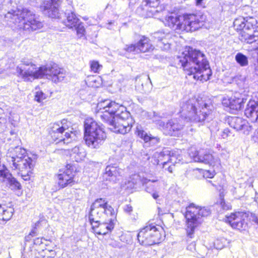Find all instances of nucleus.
<instances>
[{"mask_svg": "<svg viewBox=\"0 0 258 258\" xmlns=\"http://www.w3.org/2000/svg\"><path fill=\"white\" fill-rule=\"evenodd\" d=\"M213 111L214 106L210 100H205L202 98H191L181 103V118L171 119L166 123L160 120L157 122V125L165 134L176 136L184 126L181 119L184 118L187 121L205 124L213 119Z\"/></svg>", "mask_w": 258, "mask_h": 258, "instance_id": "obj_1", "label": "nucleus"}, {"mask_svg": "<svg viewBox=\"0 0 258 258\" xmlns=\"http://www.w3.org/2000/svg\"><path fill=\"white\" fill-rule=\"evenodd\" d=\"M17 76L25 82H32L33 80L45 77L52 82L57 83L63 80L66 76V72L59 68L55 63L37 67L31 59L23 58L16 68Z\"/></svg>", "mask_w": 258, "mask_h": 258, "instance_id": "obj_2", "label": "nucleus"}, {"mask_svg": "<svg viewBox=\"0 0 258 258\" xmlns=\"http://www.w3.org/2000/svg\"><path fill=\"white\" fill-rule=\"evenodd\" d=\"M115 212L105 198L95 200L91 206L89 219L94 232L105 235L110 232L114 226Z\"/></svg>", "mask_w": 258, "mask_h": 258, "instance_id": "obj_3", "label": "nucleus"}, {"mask_svg": "<svg viewBox=\"0 0 258 258\" xmlns=\"http://www.w3.org/2000/svg\"><path fill=\"white\" fill-rule=\"evenodd\" d=\"M178 59L187 75H193L195 80L207 81L212 74L205 54L199 50L186 48Z\"/></svg>", "mask_w": 258, "mask_h": 258, "instance_id": "obj_4", "label": "nucleus"}, {"mask_svg": "<svg viewBox=\"0 0 258 258\" xmlns=\"http://www.w3.org/2000/svg\"><path fill=\"white\" fill-rule=\"evenodd\" d=\"M8 21L14 24L19 29L35 31L41 28L42 23L33 12L28 9L12 11L5 15Z\"/></svg>", "mask_w": 258, "mask_h": 258, "instance_id": "obj_5", "label": "nucleus"}, {"mask_svg": "<svg viewBox=\"0 0 258 258\" xmlns=\"http://www.w3.org/2000/svg\"><path fill=\"white\" fill-rule=\"evenodd\" d=\"M164 23L175 30L192 32L204 25V19L202 16L194 14H185L180 16L170 15L166 17Z\"/></svg>", "mask_w": 258, "mask_h": 258, "instance_id": "obj_6", "label": "nucleus"}, {"mask_svg": "<svg viewBox=\"0 0 258 258\" xmlns=\"http://www.w3.org/2000/svg\"><path fill=\"white\" fill-rule=\"evenodd\" d=\"M255 20L252 18L236 19L233 22L235 29L240 31L239 39L242 42L253 44L252 49L258 54V28L255 27Z\"/></svg>", "mask_w": 258, "mask_h": 258, "instance_id": "obj_7", "label": "nucleus"}, {"mask_svg": "<svg viewBox=\"0 0 258 258\" xmlns=\"http://www.w3.org/2000/svg\"><path fill=\"white\" fill-rule=\"evenodd\" d=\"M106 134L102 126L92 118L84 121V140L86 144L91 149H98L106 139Z\"/></svg>", "mask_w": 258, "mask_h": 258, "instance_id": "obj_8", "label": "nucleus"}, {"mask_svg": "<svg viewBox=\"0 0 258 258\" xmlns=\"http://www.w3.org/2000/svg\"><path fill=\"white\" fill-rule=\"evenodd\" d=\"M186 209L185 217L186 219L187 236L189 238H192L195 229L202 223V218L208 216L211 212L208 209L196 206L193 203L190 204Z\"/></svg>", "mask_w": 258, "mask_h": 258, "instance_id": "obj_9", "label": "nucleus"}, {"mask_svg": "<svg viewBox=\"0 0 258 258\" xmlns=\"http://www.w3.org/2000/svg\"><path fill=\"white\" fill-rule=\"evenodd\" d=\"M96 110L98 113H101L100 116L104 122L114 115H119L123 118L128 115V112L124 106L110 100H104L99 102L97 105Z\"/></svg>", "mask_w": 258, "mask_h": 258, "instance_id": "obj_10", "label": "nucleus"}, {"mask_svg": "<svg viewBox=\"0 0 258 258\" xmlns=\"http://www.w3.org/2000/svg\"><path fill=\"white\" fill-rule=\"evenodd\" d=\"M163 229L159 226L149 224L142 228L138 234L139 243L145 246H150L160 242Z\"/></svg>", "mask_w": 258, "mask_h": 258, "instance_id": "obj_11", "label": "nucleus"}, {"mask_svg": "<svg viewBox=\"0 0 258 258\" xmlns=\"http://www.w3.org/2000/svg\"><path fill=\"white\" fill-rule=\"evenodd\" d=\"M69 123L67 120L63 119L60 122L55 123L51 128L50 134L52 139L56 143L68 144L72 141L73 133L69 130Z\"/></svg>", "mask_w": 258, "mask_h": 258, "instance_id": "obj_12", "label": "nucleus"}, {"mask_svg": "<svg viewBox=\"0 0 258 258\" xmlns=\"http://www.w3.org/2000/svg\"><path fill=\"white\" fill-rule=\"evenodd\" d=\"M17 159L15 162H12V168L14 170H19V173L24 180H29L32 173V170L35 162L28 156L21 159Z\"/></svg>", "mask_w": 258, "mask_h": 258, "instance_id": "obj_13", "label": "nucleus"}, {"mask_svg": "<svg viewBox=\"0 0 258 258\" xmlns=\"http://www.w3.org/2000/svg\"><path fill=\"white\" fill-rule=\"evenodd\" d=\"M130 116L128 112V115L126 117L123 118L119 115H114L111 118L105 122L109 125V128L112 132L121 134H125L129 132L131 128L129 123L126 121Z\"/></svg>", "mask_w": 258, "mask_h": 258, "instance_id": "obj_14", "label": "nucleus"}, {"mask_svg": "<svg viewBox=\"0 0 258 258\" xmlns=\"http://www.w3.org/2000/svg\"><path fill=\"white\" fill-rule=\"evenodd\" d=\"M247 215L245 213L237 212L226 216L225 221L229 223L232 228L239 230H244L247 227Z\"/></svg>", "mask_w": 258, "mask_h": 258, "instance_id": "obj_15", "label": "nucleus"}, {"mask_svg": "<svg viewBox=\"0 0 258 258\" xmlns=\"http://www.w3.org/2000/svg\"><path fill=\"white\" fill-rule=\"evenodd\" d=\"M74 171V168L70 164H68L64 169L59 170L57 177L58 184L60 187L63 188L69 185L72 186L74 184L75 172Z\"/></svg>", "mask_w": 258, "mask_h": 258, "instance_id": "obj_16", "label": "nucleus"}, {"mask_svg": "<svg viewBox=\"0 0 258 258\" xmlns=\"http://www.w3.org/2000/svg\"><path fill=\"white\" fill-rule=\"evenodd\" d=\"M190 157L193 159L195 162L203 163L206 164L215 165V164H220V160L215 159L212 154L206 153L205 154H200L198 151L194 148H191L188 152Z\"/></svg>", "mask_w": 258, "mask_h": 258, "instance_id": "obj_17", "label": "nucleus"}, {"mask_svg": "<svg viewBox=\"0 0 258 258\" xmlns=\"http://www.w3.org/2000/svg\"><path fill=\"white\" fill-rule=\"evenodd\" d=\"M0 182L12 190L20 189L21 187V184L12 176L8 169L0 170Z\"/></svg>", "mask_w": 258, "mask_h": 258, "instance_id": "obj_18", "label": "nucleus"}, {"mask_svg": "<svg viewBox=\"0 0 258 258\" xmlns=\"http://www.w3.org/2000/svg\"><path fill=\"white\" fill-rule=\"evenodd\" d=\"M59 0H44L41 5V9L49 17L55 18L59 17L58 3Z\"/></svg>", "mask_w": 258, "mask_h": 258, "instance_id": "obj_19", "label": "nucleus"}, {"mask_svg": "<svg viewBox=\"0 0 258 258\" xmlns=\"http://www.w3.org/2000/svg\"><path fill=\"white\" fill-rule=\"evenodd\" d=\"M230 126L237 131H241L245 135H249L251 130V127L248 122L238 117H232L229 120Z\"/></svg>", "mask_w": 258, "mask_h": 258, "instance_id": "obj_20", "label": "nucleus"}, {"mask_svg": "<svg viewBox=\"0 0 258 258\" xmlns=\"http://www.w3.org/2000/svg\"><path fill=\"white\" fill-rule=\"evenodd\" d=\"M154 157L164 158L167 163L170 162L173 164L179 163L182 159L178 151H170L168 148H164L160 153H156Z\"/></svg>", "mask_w": 258, "mask_h": 258, "instance_id": "obj_21", "label": "nucleus"}, {"mask_svg": "<svg viewBox=\"0 0 258 258\" xmlns=\"http://www.w3.org/2000/svg\"><path fill=\"white\" fill-rule=\"evenodd\" d=\"M121 169L115 165H108L105 169L103 175V179L106 181L115 182L118 180L121 174Z\"/></svg>", "mask_w": 258, "mask_h": 258, "instance_id": "obj_22", "label": "nucleus"}, {"mask_svg": "<svg viewBox=\"0 0 258 258\" xmlns=\"http://www.w3.org/2000/svg\"><path fill=\"white\" fill-rule=\"evenodd\" d=\"M245 116L254 122L258 119V102L250 99L244 110Z\"/></svg>", "mask_w": 258, "mask_h": 258, "instance_id": "obj_23", "label": "nucleus"}, {"mask_svg": "<svg viewBox=\"0 0 258 258\" xmlns=\"http://www.w3.org/2000/svg\"><path fill=\"white\" fill-rule=\"evenodd\" d=\"M26 156V150L20 146L10 148L7 154L8 160L10 163L15 162L17 159H21Z\"/></svg>", "mask_w": 258, "mask_h": 258, "instance_id": "obj_24", "label": "nucleus"}, {"mask_svg": "<svg viewBox=\"0 0 258 258\" xmlns=\"http://www.w3.org/2000/svg\"><path fill=\"white\" fill-rule=\"evenodd\" d=\"M169 35L162 32L154 33L153 37L154 41L157 43V46L162 50H166L170 48V44L168 40Z\"/></svg>", "mask_w": 258, "mask_h": 258, "instance_id": "obj_25", "label": "nucleus"}, {"mask_svg": "<svg viewBox=\"0 0 258 258\" xmlns=\"http://www.w3.org/2000/svg\"><path fill=\"white\" fill-rule=\"evenodd\" d=\"M137 43L139 53L150 52L154 49L150 39L144 36H142Z\"/></svg>", "mask_w": 258, "mask_h": 258, "instance_id": "obj_26", "label": "nucleus"}, {"mask_svg": "<svg viewBox=\"0 0 258 258\" xmlns=\"http://www.w3.org/2000/svg\"><path fill=\"white\" fill-rule=\"evenodd\" d=\"M246 98L243 96L238 97V94L235 95L231 97L229 100L228 105L231 109L235 110H240L244 106Z\"/></svg>", "mask_w": 258, "mask_h": 258, "instance_id": "obj_27", "label": "nucleus"}, {"mask_svg": "<svg viewBox=\"0 0 258 258\" xmlns=\"http://www.w3.org/2000/svg\"><path fill=\"white\" fill-rule=\"evenodd\" d=\"M14 212V209L11 207L0 205V224L10 220Z\"/></svg>", "mask_w": 258, "mask_h": 258, "instance_id": "obj_28", "label": "nucleus"}, {"mask_svg": "<svg viewBox=\"0 0 258 258\" xmlns=\"http://www.w3.org/2000/svg\"><path fill=\"white\" fill-rule=\"evenodd\" d=\"M66 19L64 20V24L69 28H73L76 26L77 24L80 21L76 14L72 11H66L65 13Z\"/></svg>", "mask_w": 258, "mask_h": 258, "instance_id": "obj_29", "label": "nucleus"}, {"mask_svg": "<svg viewBox=\"0 0 258 258\" xmlns=\"http://www.w3.org/2000/svg\"><path fill=\"white\" fill-rule=\"evenodd\" d=\"M141 84L139 83L136 86L137 90L142 93H147L150 91L152 88V84L149 76L140 80Z\"/></svg>", "mask_w": 258, "mask_h": 258, "instance_id": "obj_30", "label": "nucleus"}, {"mask_svg": "<svg viewBox=\"0 0 258 258\" xmlns=\"http://www.w3.org/2000/svg\"><path fill=\"white\" fill-rule=\"evenodd\" d=\"M86 155L85 149L80 146H75L71 150L70 156L72 159L76 162H80L83 160Z\"/></svg>", "mask_w": 258, "mask_h": 258, "instance_id": "obj_31", "label": "nucleus"}, {"mask_svg": "<svg viewBox=\"0 0 258 258\" xmlns=\"http://www.w3.org/2000/svg\"><path fill=\"white\" fill-rule=\"evenodd\" d=\"M137 132L138 133V136L144 140V141L147 143L148 142H150L152 144H156L159 142V139L157 137H151V135H148L147 133H146L144 130H142L141 128H139L138 127H137Z\"/></svg>", "mask_w": 258, "mask_h": 258, "instance_id": "obj_32", "label": "nucleus"}, {"mask_svg": "<svg viewBox=\"0 0 258 258\" xmlns=\"http://www.w3.org/2000/svg\"><path fill=\"white\" fill-rule=\"evenodd\" d=\"M235 59L241 67H245L248 64L247 57L242 53H237L235 55Z\"/></svg>", "mask_w": 258, "mask_h": 258, "instance_id": "obj_33", "label": "nucleus"}, {"mask_svg": "<svg viewBox=\"0 0 258 258\" xmlns=\"http://www.w3.org/2000/svg\"><path fill=\"white\" fill-rule=\"evenodd\" d=\"M219 195L220 197V205L222 208L224 210H228L229 209H230L231 208V205L229 203H226L224 201L223 197H224V189L223 188L219 189Z\"/></svg>", "mask_w": 258, "mask_h": 258, "instance_id": "obj_34", "label": "nucleus"}, {"mask_svg": "<svg viewBox=\"0 0 258 258\" xmlns=\"http://www.w3.org/2000/svg\"><path fill=\"white\" fill-rule=\"evenodd\" d=\"M90 65L91 71L95 73H98L102 69V66L100 64L98 61H90Z\"/></svg>", "mask_w": 258, "mask_h": 258, "instance_id": "obj_35", "label": "nucleus"}, {"mask_svg": "<svg viewBox=\"0 0 258 258\" xmlns=\"http://www.w3.org/2000/svg\"><path fill=\"white\" fill-rule=\"evenodd\" d=\"M157 153H158V152H155L153 156L152 157V158H151V162L154 164V165H158V164H159V162L160 161H163V162L161 163V164H163V167L165 169H166L165 168V166L167 164V162L166 161V160H165V158H163V157H156L155 158L154 156H155V154Z\"/></svg>", "mask_w": 258, "mask_h": 258, "instance_id": "obj_36", "label": "nucleus"}, {"mask_svg": "<svg viewBox=\"0 0 258 258\" xmlns=\"http://www.w3.org/2000/svg\"><path fill=\"white\" fill-rule=\"evenodd\" d=\"M74 28H75L76 30L77 34L80 37H81L84 35L85 29L82 22L80 21L78 24H77V26H74Z\"/></svg>", "mask_w": 258, "mask_h": 258, "instance_id": "obj_37", "label": "nucleus"}, {"mask_svg": "<svg viewBox=\"0 0 258 258\" xmlns=\"http://www.w3.org/2000/svg\"><path fill=\"white\" fill-rule=\"evenodd\" d=\"M124 50L128 52H134V53H139L137 49V43L126 45Z\"/></svg>", "mask_w": 258, "mask_h": 258, "instance_id": "obj_38", "label": "nucleus"}, {"mask_svg": "<svg viewBox=\"0 0 258 258\" xmlns=\"http://www.w3.org/2000/svg\"><path fill=\"white\" fill-rule=\"evenodd\" d=\"M46 98V95L42 91H38L36 92L35 100L38 102H41Z\"/></svg>", "mask_w": 258, "mask_h": 258, "instance_id": "obj_39", "label": "nucleus"}, {"mask_svg": "<svg viewBox=\"0 0 258 258\" xmlns=\"http://www.w3.org/2000/svg\"><path fill=\"white\" fill-rule=\"evenodd\" d=\"M221 136L223 139H228L229 137L233 135L230 130L226 128L222 131Z\"/></svg>", "mask_w": 258, "mask_h": 258, "instance_id": "obj_40", "label": "nucleus"}, {"mask_svg": "<svg viewBox=\"0 0 258 258\" xmlns=\"http://www.w3.org/2000/svg\"><path fill=\"white\" fill-rule=\"evenodd\" d=\"M220 156L224 160L229 158V152L225 149H222L220 152Z\"/></svg>", "mask_w": 258, "mask_h": 258, "instance_id": "obj_41", "label": "nucleus"}, {"mask_svg": "<svg viewBox=\"0 0 258 258\" xmlns=\"http://www.w3.org/2000/svg\"><path fill=\"white\" fill-rule=\"evenodd\" d=\"M37 235V230L36 228L34 227L30 232L29 234L26 237V239L27 241H29L30 240L31 237H33Z\"/></svg>", "mask_w": 258, "mask_h": 258, "instance_id": "obj_42", "label": "nucleus"}, {"mask_svg": "<svg viewBox=\"0 0 258 258\" xmlns=\"http://www.w3.org/2000/svg\"><path fill=\"white\" fill-rule=\"evenodd\" d=\"M214 172H211L209 170H205L203 173V176L206 178H213L214 176Z\"/></svg>", "mask_w": 258, "mask_h": 258, "instance_id": "obj_43", "label": "nucleus"}, {"mask_svg": "<svg viewBox=\"0 0 258 258\" xmlns=\"http://www.w3.org/2000/svg\"><path fill=\"white\" fill-rule=\"evenodd\" d=\"M124 211L126 213L131 215V212L133 211V208L131 205H126L124 207Z\"/></svg>", "mask_w": 258, "mask_h": 258, "instance_id": "obj_44", "label": "nucleus"}, {"mask_svg": "<svg viewBox=\"0 0 258 258\" xmlns=\"http://www.w3.org/2000/svg\"><path fill=\"white\" fill-rule=\"evenodd\" d=\"M7 121V118L4 114L0 116V127L6 123Z\"/></svg>", "mask_w": 258, "mask_h": 258, "instance_id": "obj_45", "label": "nucleus"}, {"mask_svg": "<svg viewBox=\"0 0 258 258\" xmlns=\"http://www.w3.org/2000/svg\"><path fill=\"white\" fill-rule=\"evenodd\" d=\"M228 3L231 5H234L239 4L242 0H228Z\"/></svg>", "mask_w": 258, "mask_h": 258, "instance_id": "obj_46", "label": "nucleus"}, {"mask_svg": "<svg viewBox=\"0 0 258 258\" xmlns=\"http://www.w3.org/2000/svg\"><path fill=\"white\" fill-rule=\"evenodd\" d=\"M196 244L195 242H191L187 247V248L191 251L195 249Z\"/></svg>", "mask_w": 258, "mask_h": 258, "instance_id": "obj_47", "label": "nucleus"}, {"mask_svg": "<svg viewBox=\"0 0 258 258\" xmlns=\"http://www.w3.org/2000/svg\"><path fill=\"white\" fill-rule=\"evenodd\" d=\"M34 243L35 244H41L42 243V238H37L34 240Z\"/></svg>", "mask_w": 258, "mask_h": 258, "instance_id": "obj_48", "label": "nucleus"}, {"mask_svg": "<svg viewBox=\"0 0 258 258\" xmlns=\"http://www.w3.org/2000/svg\"><path fill=\"white\" fill-rule=\"evenodd\" d=\"M148 185L150 186H154L156 184H157V183L155 181H151L149 180L147 183Z\"/></svg>", "mask_w": 258, "mask_h": 258, "instance_id": "obj_49", "label": "nucleus"}, {"mask_svg": "<svg viewBox=\"0 0 258 258\" xmlns=\"http://www.w3.org/2000/svg\"><path fill=\"white\" fill-rule=\"evenodd\" d=\"M146 5H149L150 7H152V4L154 3V1L153 0H147L146 1Z\"/></svg>", "mask_w": 258, "mask_h": 258, "instance_id": "obj_50", "label": "nucleus"}, {"mask_svg": "<svg viewBox=\"0 0 258 258\" xmlns=\"http://www.w3.org/2000/svg\"><path fill=\"white\" fill-rule=\"evenodd\" d=\"M219 242V240H217L216 242L215 243V244L217 245L216 246V248H217V249H222L224 247V245H218Z\"/></svg>", "mask_w": 258, "mask_h": 258, "instance_id": "obj_51", "label": "nucleus"}, {"mask_svg": "<svg viewBox=\"0 0 258 258\" xmlns=\"http://www.w3.org/2000/svg\"><path fill=\"white\" fill-rule=\"evenodd\" d=\"M159 197V196L157 192H154L152 194V197L155 200H157Z\"/></svg>", "mask_w": 258, "mask_h": 258, "instance_id": "obj_52", "label": "nucleus"}, {"mask_svg": "<svg viewBox=\"0 0 258 258\" xmlns=\"http://www.w3.org/2000/svg\"><path fill=\"white\" fill-rule=\"evenodd\" d=\"M197 6H202L203 0H196Z\"/></svg>", "mask_w": 258, "mask_h": 258, "instance_id": "obj_53", "label": "nucleus"}, {"mask_svg": "<svg viewBox=\"0 0 258 258\" xmlns=\"http://www.w3.org/2000/svg\"><path fill=\"white\" fill-rule=\"evenodd\" d=\"M167 169L169 171V172H170V173L172 172V167L171 166H169L168 167Z\"/></svg>", "mask_w": 258, "mask_h": 258, "instance_id": "obj_54", "label": "nucleus"}, {"mask_svg": "<svg viewBox=\"0 0 258 258\" xmlns=\"http://www.w3.org/2000/svg\"><path fill=\"white\" fill-rule=\"evenodd\" d=\"M255 71H256V72H258V61H257V64L256 65V67H255Z\"/></svg>", "mask_w": 258, "mask_h": 258, "instance_id": "obj_55", "label": "nucleus"}, {"mask_svg": "<svg viewBox=\"0 0 258 258\" xmlns=\"http://www.w3.org/2000/svg\"><path fill=\"white\" fill-rule=\"evenodd\" d=\"M255 222L258 224V216L256 218Z\"/></svg>", "mask_w": 258, "mask_h": 258, "instance_id": "obj_56", "label": "nucleus"}, {"mask_svg": "<svg viewBox=\"0 0 258 258\" xmlns=\"http://www.w3.org/2000/svg\"><path fill=\"white\" fill-rule=\"evenodd\" d=\"M147 191L148 192H150V190H149V189H148V187L147 188V189H146Z\"/></svg>", "mask_w": 258, "mask_h": 258, "instance_id": "obj_57", "label": "nucleus"}, {"mask_svg": "<svg viewBox=\"0 0 258 258\" xmlns=\"http://www.w3.org/2000/svg\"><path fill=\"white\" fill-rule=\"evenodd\" d=\"M14 134V133L13 132H11V135H13Z\"/></svg>", "mask_w": 258, "mask_h": 258, "instance_id": "obj_58", "label": "nucleus"}]
</instances>
